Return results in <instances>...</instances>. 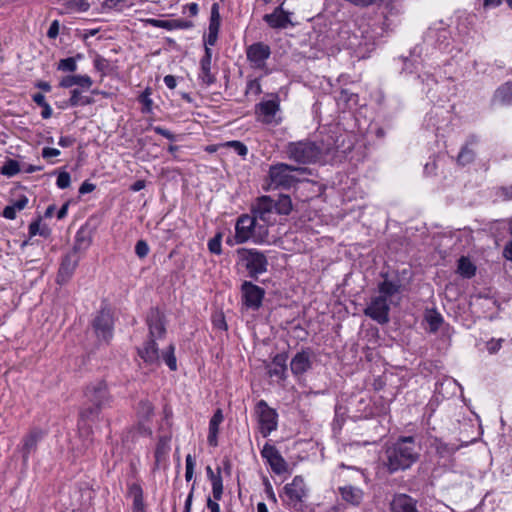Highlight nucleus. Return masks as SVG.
Segmentation results:
<instances>
[{"mask_svg":"<svg viewBox=\"0 0 512 512\" xmlns=\"http://www.w3.org/2000/svg\"><path fill=\"white\" fill-rule=\"evenodd\" d=\"M147 324L149 327V338L144 342L142 347L138 348L139 357L150 366H158L161 357L170 368L175 371L177 369V361L174 355V346L169 344L162 349L160 354L157 340H161L166 333L163 323V316L158 309H151L147 316Z\"/></svg>","mask_w":512,"mask_h":512,"instance_id":"1","label":"nucleus"},{"mask_svg":"<svg viewBox=\"0 0 512 512\" xmlns=\"http://www.w3.org/2000/svg\"><path fill=\"white\" fill-rule=\"evenodd\" d=\"M419 450L413 437H402L386 448L384 464L390 473L406 470L418 460Z\"/></svg>","mask_w":512,"mask_h":512,"instance_id":"2","label":"nucleus"},{"mask_svg":"<svg viewBox=\"0 0 512 512\" xmlns=\"http://www.w3.org/2000/svg\"><path fill=\"white\" fill-rule=\"evenodd\" d=\"M85 396L91 406L82 410L81 417L83 419L96 417L103 408L108 407L111 403L107 384L103 380L90 383L86 388Z\"/></svg>","mask_w":512,"mask_h":512,"instance_id":"3","label":"nucleus"},{"mask_svg":"<svg viewBox=\"0 0 512 512\" xmlns=\"http://www.w3.org/2000/svg\"><path fill=\"white\" fill-rule=\"evenodd\" d=\"M322 152V148L316 142L308 139L289 142L286 146L288 158L302 165L315 163L320 159Z\"/></svg>","mask_w":512,"mask_h":512,"instance_id":"4","label":"nucleus"},{"mask_svg":"<svg viewBox=\"0 0 512 512\" xmlns=\"http://www.w3.org/2000/svg\"><path fill=\"white\" fill-rule=\"evenodd\" d=\"M295 172L298 174H305L308 172V169L285 163H278L271 166L269 169V183L267 187L264 188H291L296 182H298V178L293 174Z\"/></svg>","mask_w":512,"mask_h":512,"instance_id":"5","label":"nucleus"},{"mask_svg":"<svg viewBox=\"0 0 512 512\" xmlns=\"http://www.w3.org/2000/svg\"><path fill=\"white\" fill-rule=\"evenodd\" d=\"M283 118L278 94H268L258 103V121L269 127L281 124Z\"/></svg>","mask_w":512,"mask_h":512,"instance_id":"6","label":"nucleus"},{"mask_svg":"<svg viewBox=\"0 0 512 512\" xmlns=\"http://www.w3.org/2000/svg\"><path fill=\"white\" fill-rule=\"evenodd\" d=\"M256 227V209L251 208V215H242L238 218L235 226L234 239L228 238L229 245L242 244L252 239L255 234Z\"/></svg>","mask_w":512,"mask_h":512,"instance_id":"7","label":"nucleus"},{"mask_svg":"<svg viewBox=\"0 0 512 512\" xmlns=\"http://www.w3.org/2000/svg\"><path fill=\"white\" fill-rule=\"evenodd\" d=\"M278 427V413L276 409L271 408L263 400L258 401V430L267 437Z\"/></svg>","mask_w":512,"mask_h":512,"instance_id":"8","label":"nucleus"},{"mask_svg":"<svg viewBox=\"0 0 512 512\" xmlns=\"http://www.w3.org/2000/svg\"><path fill=\"white\" fill-rule=\"evenodd\" d=\"M274 207L278 214L288 215L292 210V201L288 195H279L276 201H272L269 197H258V217L266 220V213Z\"/></svg>","mask_w":512,"mask_h":512,"instance_id":"9","label":"nucleus"},{"mask_svg":"<svg viewBox=\"0 0 512 512\" xmlns=\"http://www.w3.org/2000/svg\"><path fill=\"white\" fill-rule=\"evenodd\" d=\"M390 304L383 296L372 297L370 303L364 309V314L379 324H386L390 320Z\"/></svg>","mask_w":512,"mask_h":512,"instance_id":"10","label":"nucleus"},{"mask_svg":"<svg viewBox=\"0 0 512 512\" xmlns=\"http://www.w3.org/2000/svg\"><path fill=\"white\" fill-rule=\"evenodd\" d=\"M92 327L97 338L101 341H109L113 336V317L109 309H101L92 322Z\"/></svg>","mask_w":512,"mask_h":512,"instance_id":"11","label":"nucleus"},{"mask_svg":"<svg viewBox=\"0 0 512 512\" xmlns=\"http://www.w3.org/2000/svg\"><path fill=\"white\" fill-rule=\"evenodd\" d=\"M261 455L275 474L280 475L287 471L288 465L274 445L266 443L261 450Z\"/></svg>","mask_w":512,"mask_h":512,"instance_id":"12","label":"nucleus"},{"mask_svg":"<svg viewBox=\"0 0 512 512\" xmlns=\"http://www.w3.org/2000/svg\"><path fill=\"white\" fill-rule=\"evenodd\" d=\"M312 351L302 349L290 361V369L295 377H300L312 368Z\"/></svg>","mask_w":512,"mask_h":512,"instance_id":"13","label":"nucleus"},{"mask_svg":"<svg viewBox=\"0 0 512 512\" xmlns=\"http://www.w3.org/2000/svg\"><path fill=\"white\" fill-rule=\"evenodd\" d=\"M383 281L378 284L380 296L387 299L389 303L394 304V298L401 293L402 284L398 277L389 278L388 274L382 273Z\"/></svg>","mask_w":512,"mask_h":512,"instance_id":"14","label":"nucleus"},{"mask_svg":"<svg viewBox=\"0 0 512 512\" xmlns=\"http://www.w3.org/2000/svg\"><path fill=\"white\" fill-rule=\"evenodd\" d=\"M238 270L242 273L246 272L247 276L254 278L256 276V252L241 248L237 250Z\"/></svg>","mask_w":512,"mask_h":512,"instance_id":"15","label":"nucleus"},{"mask_svg":"<svg viewBox=\"0 0 512 512\" xmlns=\"http://www.w3.org/2000/svg\"><path fill=\"white\" fill-rule=\"evenodd\" d=\"M480 142L477 135L471 134L467 137L464 145L457 156V163L461 166L472 163L476 158V148Z\"/></svg>","mask_w":512,"mask_h":512,"instance_id":"16","label":"nucleus"},{"mask_svg":"<svg viewBox=\"0 0 512 512\" xmlns=\"http://www.w3.org/2000/svg\"><path fill=\"white\" fill-rule=\"evenodd\" d=\"M242 293V315L248 317L250 310H256V285L251 281H244L241 287Z\"/></svg>","mask_w":512,"mask_h":512,"instance_id":"17","label":"nucleus"},{"mask_svg":"<svg viewBox=\"0 0 512 512\" xmlns=\"http://www.w3.org/2000/svg\"><path fill=\"white\" fill-rule=\"evenodd\" d=\"M263 19L274 29H284L293 25L290 20V13L283 10V3L276 7L272 13L266 14Z\"/></svg>","mask_w":512,"mask_h":512,"instance_id":"18","label":"nucleus"},{"mask_svg":"<svg viewBox=\"0 0 512 512\" xmlns=\"http://www.w3.org/2000/svg\"><path fill=\"white\" fill-rule=\"evenodd\" d=\"M391 512H420L417 509V501L407 494L394 495L390 503Z\"/></svg>","mask_w":512,"mask_h":512,"instance_id":"19","label":"nucleus"},{"mask_svg":"<svg viewBox=\"0 0 512 512\" xmlns=\"http://www.w3.org/2000/svg\"><path fill=\"white\" fill-rule=\"evenodd\" d=\"M285 493L291 502L299 503L302 502L306 496L305 482L302 476H295L291 483L286 484Z\"/></svg>","mask_w":512,"mask_h":512,"instance_id":"20","label":"nucleus"},{"mask_svg":"<svg viewBox=\"0 0 512 512\" xmlns=\"http://www.w3.org/2000/svg\"><path fill=\"white\" fill-rule=\"evenodd\" d=\"M220 22H221V17H220V12H219V4L213 3V5L211 7L208 35L205 39V44H208L210 46L215 45L217 38H218L219 29H220Z\"/></svg>","mask_w":512,"mask_h":512,"instance_id":"21","label":"nucleus"},{"mask_svg":"<svg viewBox=\"0 0 512 512\" xmlns=\"http://www.w3.org/2000/svg\"><path fill=\"white\" fill-rule=\"evenodd\" d=\"M209 46L210 45L205 44V55L200 61L199 73V79L206 86H209L215 82V77L211 73L212 49Z\"/></svg>","mask_w":512,"mask_h":512,"instance_id":"22","label":"nucleus"},{"mask_svg":"<svg viewBox=\"0 0 512 512\" xmlns=\"http://www.w3.org/2000/svg\"><path fill=\"white\" fill-rule=\"evenodd\" d=\"M78 265V257L76 255V252L73 251L70 254H67L60 265L59 272H58V282H65L67 281L71 275L73 274L74 270L76 269Z\"/></svg>","mask_w":512,"mask_h":512,"instance_id":"23","label":"nucleus"},{"mask_svg":"<svg viewBox=\"0 0 512 512\" xmlns=\"http://www.w3.org/2000/svg\"><path fill=\"white\" fill-rule=\"evenodd\" d=\"M42 435L41 430L34 429L24 437L22 447V457L24 462H27L29 455L36 451L37 444L42 438Z\"/></svg>","mask_w":512,"mask_h":512,"instance_id":"24","label":"nucleus"},{"mask_svg":"<svg viewBox=\"0 0 512 512\" xmlns=\"http://www.w3.org/2000/svg\"><path fill=\"white\" fill-rule=\"evenodd\" d=\"M287 355L286 354H277L271 364L268 366V375L270 377H276L279 380H284L286 378L287 372Z\"/></svg>","mask_w":512,"mask_h":512,"instance_id":"25","label":"nucleus"},{"mask_svg":"<svg viewBox=\"0 0 512 512\" xmlns=\"http://www.w3.org/2000/svg\"><path fill=\"white\" fill-rule=\"evenodd\" d=\"M223 420L224 416L222 410L217 409L209 421V432L207 441L208 444L212 447H216L218 445L217 437L219 433V426L223 422Z\"/></svg>","mask_w":512,"mask_h":512,"instance_id":"26","label":"nucleus"},{"mask_svg":"<svg viewBox=\"0 0 512 512\" xmlns=\"http://www.w3.org/2000/svg\"><path fill=\"white\" fill-rule=\"evenodd\" d=\"M492 104H512V82H506L496 89L491 99Z\"/></svg>","mask_w":512,"mask_h":512,"instance_id":"27","label":"nucleus"},{"mask_svg":"<svg viewBox=\"0 0 512 512\" xmlns=\"http://www.w3.org/2000/svg\"><path fill=\"white\" fill-rule=\"evenodd\" d=\"M339 493L344 501L352 505H359L363 498V491L352 485L339 487Z\"/></svg>","mask_w":512,"mask_h":512,"instance_id":"28","label":"nucleus"},{"mask_svg":"<svg viewBox=\"0 0 512 512\" xmlns=\"http://www.w3.org/2000/svg\"><path fill=\"white\" fill-rule=\"evenodd\" d=\"M93 84V81L88 75H68L64 77L60 86L63 88H71L75 85L80 86L85 89H89Z\"/></svg>","mask_w":512,"mask_h":512,"instance_id":"29","label":"nucleus"},{"mask_svg":"<svg viewBox=\"0 0 512 512\" xmlns=\"http://www.w3.org/2000/svg\"><path fill=\"white\" fill-rule=\"evenodd\" d=\"M434 445H435L436 453L441 458H450L459 449L458 445L445 443L440 440H436Z\"/></svg>","mask_w":512,"mask_h":512,"instance_id":"30","label":"nucleus"},{"mask_svg":"<svg viewBox=\"0 0 512 512\" xmlns=\"http://www.w3.org/2000/svg\"><path fill=\"white\" fill-rule=\"evenodd\" d=\"M170 450V437L168 436H162L159 438L156 450H155V459L156 463H160L163 461L168 452Z\"/></svg>","mask_w":512,"mask_h":512,"instance_id":"31","label":"nucleus"},{"mask_svg":"<svg viewBox=\"0 0 512 512\" xmlns=\"http://www.w3.org/2000/svg\"><path fill=\"white\" fill-rule=\"evenodd\" d=\"M130 494L133 497V512H144L143 492L139 485L133 484L130 487Z\"/></svg>","mask_w":512,"mask_h":512,"instance_id":"32","label":"nucleus"},{"mask_svg":"<svg viewBox=\"0 0 512 512\" xmlns=\"http://www.w3.org/2000/svg\"><path fill=\"white\" fill-rule=\"evenodd\" d=\"M216 474L210 481L212 485V494L215 500H220L223 494V479L221 474V468L217 467Z\"/></svg>","mask_w":512,"mask_h":512,"instance_id":"33","label":"nucleus"},{"mask_svg":"<svg viewBox=\"0 0 512 512\" xmlns=\"http://www.w3.org/2000/svg\"><path fill=\"white\" fill-rule=\"evenodd\" d=\"M361 38L359 45H364L368 50L374 47L377 39V34L374 31H370L369 26L360 27Z\"/></svg>","mask_w":512,"mask_h":512,"instance_id":"34","label":"nucleus"},{"mask_svg":"<svg viewBox=\"0 0 512 512\" xmlns=\"http://www.w3.org/2000/svg\"><path fill=\"white\" fill-rule=\"evenodd\" d=\"M458 272L463 277L471 278L475 275L476 267L468 258L461 257L458 261Z\"/></svg>","mask_w":512,"mask_h":512,"instance_id":"35","label":"nucleus"},{"mask_svg":"<svg viewBox=\"0 0 512 512\" xmlns=\"http://www.w3.org/2000/svg\"><path fill=\"white\" fill-rule=\"evenodd\" d=\"M69 103L71 106H85L92 103V99L87 96H83L78 89H73L71 91V97L69 99Z\"/></svg>","mask_w":512,"mask_h":512,"instance_id":"36","label":"nucleus"},{"mask_svg":"<svg viewBox=\"0 0 512 512\" xmlns=\"http://www.w3.org/2000/svg\"><path fill=\"white\" fill-rule=\"evenodd\" d=\"M154 411V407L148 400L140 401L138 405V415L143 420H148Z\"/></svg>","mask_w":512,"mask_h":512,"instance_id":"37","label":"nucleus"},{"mask_svg":"<svg viewBox=\"0 0 512 512\" xmlns=\"http://www.w3.org/2000/svg\"><path fill=\"white\" fill-rule=\"evenodd\" d=\"M20 172L19 163L16 160L9 159L1 168V174L12 177Z\"/></svg>","mask_w":512,"mask_h":512,"instance_id":"38","label":"nucleus"},{"mask_svg":"<svg viewBox=\"0 0 512 512\" xmlns=\"http://www.w3.org/2000/svg\"><path fill=\"white\" fill-rule=\"evenodd\" d=\"M221 240H222V234L217 233L212 239L208 242V249L213 254H221Z\"/></svg>","mask_w":512,"mask_h":512,"instance_id":"39","label":"nucleus"},{"mask_svg":"<svg viewBox=\"0 0 512 512\" xmlns=\"http://www.w3.org/2000/svg\"><path fill=\"white\" fill-rule=\"evenodd\" d=\"M58 69L62 71L74 72L77 69L75 59L73 57L61 59L58 64Z\"/></svg>","mask_w":512,"mask_h":512,"instance_id":"40","label":"nucleus"},{"mask_svg":"<svg viewBox=\"0 0 512 512\" xmlns=\"http://www.w3.org/2000/svg\"><path fill=\"white\" fill-rule=\"evenodd\" d=\"M212 323H213V326L219 330H222V331L227 330L225 316L222 312H216L215 314H213Z\"/></svg>","mask_w":512,"mask_h":512,"instance_id":"41","label":"nucleus"},{"mask_svg":"<svg viewBox=\"0 0 512 512\" xmlns=\"http://www.w3.org/2000/svg\"><path fill=\"white\" fill-rule=\"evenodd\" d=\"M185 462H186L185 479L187 481H190L193 478L194 467H195V461L191 454H188L186 456Z\"/></svg>","mask_w":512,"mask_h":512,"instance_id":"42","label":"nucleus"},{"mask_svg":"<svg viewBox=\"0 0 512 512\" xmlns=\"http://www.w3.org/2000/svg\"><path fill=\"white\" fill-rule=\"evenodd\" d=\"M70 183H71V177H70V174L68 172H60L58 177H57V181H56V184L57 186L60 188V189H66L70 186Z\"/></svg>","mask_w":512,"mask_h":512,"instance_id":"43","label":"nucleus"},{"mask_svg":"<svg viewBox=\"0 0 512 512\" xmlns=\"http://www.w3.org/2000/svg\"><path fill=\"white\" fill-rule=\"evenodd\" d=\"M149 246L146 241L139 240L135 245V253L139 258H145L149 253Z\"/></svg>","mask_w":512,"mask_h":512,"instance_id":"44","label":"nucleus"},{"mask_svg":"<svg viewBox=\"0 0 512 512\" xmlns=\"http://www.w3.org/2000/svg\"><path fill=\"white\" fill-rule=\"evenodd\" d=\"M68 5L76 11H87L89 9V3L86 0H69Z\"/></svg>","mask_w":512,"mask_h":512,"instance_id":"45","label":"nucleus"},{"mask_svg":"<svg viewBox=\"0 0 512 512\" xmlns=\"http://www.w3.org/2000/svg\"><path fill=\"white\" fill-rule=\"evenodd\" d=\"M270 55V48L262 43H258V68L260 67V61L267 59Z\"/></svg>","mask_w":512,"mask_h":512,"instance_id":"46","label":"nucleus"},{"mask_svg":"<svg viewBox=\"0 0 512 512\" xmlns=\"http://www.w3.org/2000/svg\"><path fill=\"white\" fill-rule=\"evenodd\" d=\"M227 146L234 148L236 153L240 156H245L247 154V147L239 141H230L227 143Z\"/></svg>","mask_w":512,"mask_h":512,"instance_id":"47","label":"nucleus"},{"mask_svg":"<svg viewBox=\"0 0 512 512\" xmlns=\"http://www.w3.org/2000/svg\"><path fill=\"white\" fill-rule=\"evenodd\" d=\"M503 339H491L487 342L486 348L489 353H496L502 346Z\"/></svg>","mask_w":512,"mask_h":512,"instance_id":"48","label":"nucleus"},{"mask_svg":"<svg viewBox=\"0 0 512 512\" xmlns=\"http://www.w3.org/2000/svg\"><path fill=\"white\" fill-rule=\"evenodd\" d=\"M443 321V318L440 314H435L429 317L428 322L431 327V330L435 331L437 330L441 323Z\"/></svg>","mask_w":512,"mask_h":512,"instance_id":"49","label":"nucleus"},{"mask_svg":"<svg viewBox=\"0 0 512 512\" xmlns=\"http://www.w3.org/2000/svg\"><path fill=\"white\" fill-rule=\"evenodd\" d=\"M58 34H59V22L57 20H54L51 23V25L47 31V36L51 39H54L58 36Z\"/></svg>","mask_w":512,"mask_h":512,"instance_id":"50","label":"nucleus"},{"mask_svg":"<svg viewBox=\"0 0 512 512\" xmlns=\"http://www.w3.org/2000/svg\"><path fill=\"white\" fill-rule=\"evenodd\" d=\"M59 155H60V151L56 148L45 147L42 150V157L45 159L57 157Z\"/></svg>","mask_w":512,"mask_h":512,"instance_id":"51","label":"nucleus"},{"mask_svg":"<svg viewBox=\"0 0 512 512\" xmlns=\"http://www.w3.org/2000/svg\"><path fill=\"white\" fill-rule=\"evenodd\" d=\"M498 194L504 200H512V185L501 187Z\"/></svg>","mask_w":512,"mask_h":512,"instance_id":"52","label":"nucleus"},{"mask_svg":"<svg viewBox=\"0 0 512 512\" xmlns=\"http://www.w3.org/2000/svg\"><path fill=\"white\" fill-rule=\"evenodd\" d=\"M153 130L155 131V133L173 141L175 140V136L174 134H172L169 130L163 128V127H160V126H156L153 128Z\"/></svg>","mask_w":512,"mask_h":512,"instance_id":"53","label":"nucleus"},{"mask_svg":"<svg viewBox=\"0 0 512 512\" xmlns=\"http://www.w3.org/2000/svg\"><path fill=\"white\" fill-rule=\"evenodd\" d=\"M88 246H89V241L85 240L84 237H82L80 235V233H78L76 235V243L74 246V251L76 252L77 250L82 249V248H87Z\"/></svg>","mask_w":512,"mask_h":512,"instance_id":"54","label":"nucleus"},{"mask_svg":"<svg viewBox=\"0 0 512 512\" xmlns=\"http://www.w3.org/2000/svg\"><path fill=\"white\" fill-rule=\"evenodd\" d=\"M28 204V198L26 196H21L19 199L13 202L12 206L15 207L17 211L23 210Z\"/></svg>","mask_w":512,"mask_h":512,"instance_id":"55","label":"nucleus"},{"mask_svg":"<svg viewBox=\"0 0 512 512\" xmlns=\"http://www.w3.org/2000/svg\"><path fill=\"white\" fill-rule=\"evenodd\" d=\"M17 210L12 205L6 206L3 210V216L6 219L13 220L16 218Z\"/></svg>","mask_w":512,"mask_h":512,"instance_id":"56","label":"nucleus"},{"mask_svg":"<svg viewBox=\"0 0 512 512\" xmlns=\"http://www.w3.org/2000/svg\"><path fill=\"white\" fill-rule=\"evenodd\" d=\"M267 260L265 256L258 252V274H261L266 271Z\"/></svg>","mask_w":512,"mask_h":512,"instance_id":"57","label":"nucleus"},{"mask_svg":"<svg viewBox=\"0 0 512 512\" xmlns=\"http://www.w3.org/2000/svg\"><path fill=\"white\" fill-rule=\"evenodd\" d=\"M219 467L221 468V474L224 473L227 476L231 475L232 465L228 458H224L222 461V466Z\"/></svg>","mask_w":512,"mask_h":512,"instance_id":"58","label":"nucleus"},{"mask_svg":"<svg viewBox=\"0 0 512 512\" xmlns=\"http://www.w3.org/2000/svg\"><path fill=\"white\" fill-rule=\"evenodd\" d=\"M32 99L40 107H43L45 104H47L45 96L42 93H35L32 96Z\"/></svg>","mask_w":512,"mask_h":512,"instance_id":"59","label":"nucleus"},{"mask_svg":"<svg viewBox=\"0 0 512 512\" xmlns=\"http://www.w3.org/2000/svg\"><path fill=\"white\" fill-rule=\"evenodd\" d=\"M95 189V185L92 183L84 182L79 188L80 194L90 193Z\"/></svg>","mask_w":512,"mask_h":512,"instance_id":"60","label":"nucleus"},{"mask_svg":"<svg viewBox=\"0 0 512 512\" xmlns=\"http://www.w3.org/2000/svg\"><path fill=\"white\" fill-rule=\"evenodd\" d=\"M164 83L169 89H174L177 85L176 78L173 75H166Z\"/></svg>","mask_w":512,"mask_h":512,"instance_id":"61","label":"nucleus"},{"mask_svg":"<svg viewBox=\"0 0 512 512\" xmlns=\"http://www.w3.org/2000/svg\"><path fill=\"white\" fill-rule=\"evenodd\" d=\"M217 501L218 500H212L211 498H208L207 507L210 510V512H220V507Z\"/></svg>","mask_w":512,"mask_h":512,"instance_id":"62","label":"nucleus"},{"mask_svg":"<svg viewBox=\"0 0 512 512\" xmlns=\"http://www.w3.org/2000/svg\"><path fill=\"white\" fill-rule=\"evenodd\" d=\"M503 255L507 260L512 261V240L506 244Z\"/></svg>","mask_w":512,"mask_h":512,"instance_id":"63","label":"nucleus"},{"mask_svg":"<svg viewBox=\"0 0 512 512\" xmlns=\"http://www.w3.org/2000/svg\"><path fill=\"white\" fill-rule=\"evenodd\" d=\"M41 116L44 118V119H48L52 116V108L51 106L47 103L45 104L43 107H42V112H41Z\"/></svg>","mask_w":512,"mask_h":512,"instance_id":"64","label":"nucleus"}]
</instances>
